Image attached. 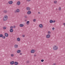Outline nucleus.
I'll return each mask as SVG.
<instances>
[{"instance_id": "nucleus-1", "label": "nucleus", "mask_w": 65, "mask_h": 65, "mask_svg": "<svg viewBox=\"0 0 65 65\" xmlns=\"http://www.w3.org/2000/svg\"><path fill=\"white\" fill-rule=\"evenodd\" d=\"M8 19V17L7 15H5L4 16V18L3 20L4 21H6Z\"/></svg>"}, {"instance_id": "nucleus-2", "label": "nucleus", "mask_w": 65, "mask_h": 65, "mask_svg": "<svg viewBox=\"0 0 65 65\" xmlns=\"http://www.w3.org/2000/svg\"><path fill=\"white\" fill-rule=\"evenodd\" d=\"M13 27L12 26H11L10 27V32H12L13 31V30L12 29Z\"/></svg>"}, {"instance_id": "nucleus-3", "label": "nucleus", "mask_w": 65, "mask_h": 65, "mask_svg": "<svg viewBox=\"0 0 65 65\" xmlns=\"http://www.w3.org/2000/svg\"><path fill=\"white\" fill-rule=\"evenodd\" d=\"M58 47L57 46H55L53 47V49L54 50H57L58 49Z\"/></svg>"}, {"instance_id": "nucleus-4", "label": "nucleus", "mask_w": 65, "mask_h": 65, "mask_svg": "<svg viewBox=\"0 0 65 65\" xmlns=\"http://www.w3.org/2000/svg\"><path fill=\"white\" fill-rule=\"evenodd\" d=\"M8 3L9 4H12V3H13V2H12V1H11L8 2Z\"/></svg>"}, {"instance_id": "nucleus-5", "label": "nucleus", "mask_w": 65, "mask_h": 65, "mask_svg": "<svg viewBox=\"0 0 65 65\" xmlns=\"http://www.w3.org/2000/svg\"><path fill=\"white\" fill-rule=\"evenodd\" d=\"M35 52V50H32L31 51V53H34V52Z\"/></svg>"}, {"instance_id": "nucleus-6", "label": "nucleus", "mask_w": 65, "mask_h": 65, "mask_svg": "<svg viewBox=\"0 0 65 65\" xmlns=\"http://www.w3.org/2000/svg\"><path fill=\"white\" fill-rule=\"evenodd\" d=\"M10 63L11 65H13V64L14 63V61H13L10 62Z\"/></svg>"}, {"instance_id": "nucleus-7", "label": "nucleus", "mask_w": 65, "mask_h": 65, "mask_svg": "<svg viewBox=\"0 0 65 65\" xmlns=\"http://www.w3.org/2000/svg\"><path fill=\"white\" fill-rule=\"evenodd\" d=\"M20 4H21V2H20L19 1L17 4V5H20Z\"/></svg>"}, {"instance_id": "nucleus-8", "label": "nucleus", "mask_w": 65, "mask_h": 65, "mask_svg": "<svg viewBox=\"0 0 65 65\" xmlns=\"http://www.w3.org/2000/svg\"><path fill=\"white\" fill-rule=\"evenodd\" d=\"M27 13L28 14H30L31 13V12L30 11H29L27 12Z\"/></svg>"}, {"instance_id": "nucleus-9", "label": "nucleus", "mask_w": 65, "mask_h": 65, "mask_svg": "<svg viewBox=\"0 0 65 65\" xmlns=\"http://www.w3.org/2000/svg\"><path fill=\"white\" fill-rule=\"evenodd\" d=\"M46 37L47 38H50V35L48 34L46 36Z\"/></svg>"}, {"instance_id": "nucleus-10", "label": "nucleus", "mask_w": 65, "mask_h": 65, "mask_svg": "<svg viewBox=\"0 0 65 65\" xmlns=\"http://www.w3.org/2000/svg\"><path fill=\"white\" fill-rule=\"evenodd\" d=\"M16 12H20V10L19 9H17V10H15V13Z\"/></svg>"}, {"instance_id": "nucleus-11", "label": "nucleus", "mask_w": 65, "mask_h": 65, "mask_svg": "<svg viewBox=\"0 0 65 65\" xmlns=\"http://www.w3.org/2000/svg\"><path fill=\"white\" fill-rule=\"evenodd\" d=\"M5 35L6 37H8V34L7 33H5Z\"/></svg>"}, {"instance_id": "nucleus-12", "label": "nucleus", "mask_w": 65, "mask_h": 65, "mask_svg": "<svg viewBox=\"0 0 65 65\" xmlns=\"http://www.w3.org/2000/svg\"><path fill=\"white\" fill-rule=\"evenodd\" d=\"M14 64L15 65H18V64H19V63H18V62H17L15 61L14 62Z\"/></svg>"}, {"instance_id": "nucleus-13", "label": "nucleus", "mask_w": 65, "mask_h": 65, "mask_svg": "<svg viewBox=\"0 0 65 65\" xmlns=\"http://www.w3.org/2000/svg\"><path fill=\"white\" fill-rule=\"evenodd\" d=\"M39 27L40 28H42L43 27V25L42 24H41L39 25Z\"/></svg>"}, {"instance_id": "nucleus-14", "label": "nucleus", "mask_w": 65, "mask_h": 65, "mask_svg": "<svg viewBox=\"0 0 65 65\" xmlns=\"http://www.w3.org/2000/svg\"><path fill=\"white\" fill-rule=\"evenodd\" d=\"M26 9L27 10H30L31 9L30 8V7H28Z\"/></svg>"}, {"instance_id": "nucleus-15", "label": "nucleus", "mask_w": 65, "mask_h": 65, "mask_svg": "<svg viewBox=\"0 0 65 65\" xmlns=\"http://www.w3.org/2000/svg\"><path fill=\"white\" fill-rule=\"evenodd\" d=\"M20 27H24V25L22 24H20Z\"/></svg>"}, {"instance_id": "nucleus-16", "label": "nucleus", "mask_w": 65, "mask_h": 65, "mask_svg": "<svg viewBox=\"0 0 65 65\" xmlns=\"http://www.w3.org/2000/svg\"><path fill=\"white\" fill-rule=\"evenodd\" d=\"M14 47L16 48H18V45L17 44H15L14 46Z\"/></svg>"}, {"instance_id": "nucleus-17", "label": "nucleus", "mask_w": 65, "mask_h": 65, "mask_svg": "<svg viewBox=\"0 0 65 65\" xmlns=\"http://www.w3.org/2000/svg\"><path fill=\"white\" fill-rule=\"evenodd\" d=\"M17 53H21V51L20 50H18L17 51Z\"/></svg>"}, {"instance_id": "nucleus-18", "label": "nucleus", "mask_w": 65, "mask_h": 65, "mask_svg": "<svg viewBox=\"0 0 65 65\" xmlns=\"http://www.w3.org/2000/svg\"><path fill=\"white\" fill-rule=\"evenodd\" d=\"M17 41H20V38H17Z\"/></svg>"}, {"instance_id": "nucleus-19", "label": "nucleus", "mask_w": 65, "mask_h": 65, "mask_svg": "<svg viewBox=\"0 0 65 65\" xmlns=\"http://www.w3.org/2000/svg\"><path fill=\"white\" fill-rule=\"evenodd\" d=\"M50 23H53V21L52 20H51L50 21Z\"/></svg>"}, {"instance_id": "nucleus-20", "label": "nucleus", "mask_w": 65, "mask_h": 65, "mask_svg": "<svg viewBox=\"0 0 65 65\" xmlns=\"http://www.w3.org/2000/svg\"><path fill=\"white\" fill-rule=\"evenodd\" d=\"M29 21H27V22L26 24H27V25H28V24H29Z\"/></svg>"}, {"instance_id": "nucleus-21", "label": "nucleus", "mask_w": 65, "mask_h": 65, "mask_svg": "<svg viewBox=\"0 0 65 65\" xmlns=\"http://www.w3.org/2000/svg\"><path fill=\"white\" fill-rule=\"evenodd\" d=\"M3 37V35L2 34H1L0 35V37Z\"/></svg>"}, {"instance_id": "nucleus-22", "label": "nucleus", "mask_w": 65, "mask_h": 65, "mask_svg": "<svg viewBox=\"0 0 65 65\" xmlns=\"http://www.w3.org/2000/svg\"><path fill=\"white\" fill-rule=\"evenodd\" d=\"M5 36H3V37H2V38H3V39H5Z\"/></svg>"}, {"instance_id": "nucleus-23", "label": "nucleus", "mask_w": 65, "mask_h": 65, "mask_svg": "<svg viewBox=\"0 0 65 65\" xmlns=\"http://www.w3.org/2000/svg\"><path fill=\"white\" fill-rule=\"evenodd\" d=\"M4 13H6V12H7V11H6V10H4Z\"/></svg>"}, {"instance_id": "nucleus-24", "label": "nucleus", "mask_w": 65, "mask_h": 65, "mask_svg": "<svg viewBox=\"0 0 65 65\" xmlns=\"http://www.w3.org/2000/svg\"><path fill=\"white\" fill-rule=\"evenodd\" d=\"M3 29L4 30H5V29H6V27H4L3 28Z\"/></svg>"}, {"instance_id": "nucleus-25", "label": "nucleus", "mask_w": 65, "mask_h": 65, "mask_svg": "<svg viewBox=\"0 0 65 65\" xmlns=\"http://www.w3.org/2000/svg\"><path fill=\"white\" fill-rule=\"evenodd\" d=\"M14 55L13 54H12L11 55V57H13Z\"/></svg>"}, {"instance_id": "nucleus-26", "label": "nucleus", "mask_w": 65, "mask_h": 65, "mask_svg": "<svg viewBox=\"0 0 65 65\" xmlns=\"http://www.w3.org/2000/svg\"><path fill=\"white\" fill-rule=\"evenodd\" d=\"M48 34H51V32L50 31H48Z\"/></svg>"}, {"instance_id": "nucleus-27", "label": "nucleus", "mask_w": 65, "mask_h": 65, "mask_svg": "<svg viewBox=\"0 0 65 65\" xmlns=\"http://www.w3.org/2000/svg\"><path fill=\"white\" fill-rule=\"evenodd\" d=\"M41 62H43V61H44V60L43 59H42L41 60Z\"/></svg>"}, {"instance_id": "nucleus-28", "label": "nucleus", "mask_w": 65, "mask_h": 65, "mask_svg": "<svg viewBox=\"0 0 65 65\" xmlns=\"http://www.w3.org/2000/svg\"><path fill=\"white\" fill-rule=\"evenodd\" d=\"M54 3H55V4H56V3H57V1H54Z\"/></svg>"}, {"instance_id": "nucleus-29", "label": "nucleus", "mask_w": 65, "mask_h": 65, "mask_svg": "<svg viewBox=\"0 0 65 65\" xmlns=\"http://www.w3.org/2000/svg\"><path fill=\"white\" fill-rule=\"evenodd\" d=\"M36 21V19H34L33 20V22H35Z\"/></svg>"}, {"instance_id": "nucleus-30", "label": "nucleus", "mask_w": 65, "mask_h": 65, "mask_svg": "<svg viewBox=\"0 0 65 65\" xmlns=\"http://www.w3.org/2000/svg\"><path fill=\"white\" fill-rule=\"evenodd\" d=\"M61 7H60L59 8V10H61Z\"/></svg>"}, {"instance_id": "nucleus-31", "label": "nucleus", "mask_w": 65, "mask_h": 65, "mask_svg": "<svg viewBox=\"0 0 65 65\" xmlns=\"http://www.w3.org/2000/svg\"><path fill=\"white\" fill-rule=\"evenodd\" d=\"M56 22V21L55 20H54L53 21V23H55Z\"/></svg>"}, {"instance_id": "nucleus-32", "label": "nucleus", "mask_w": 65, "mask_h": 65, "mask_svg": "<svg viewBox=\"0 0 65 65\" xmlns=\"http://www.w3.org/2000/svg\"><path fill=\"white\" fill-rule=\"evenodd\" d=\"M29 62V61H27V63H28Z\"/></svg>"}, {"instance_id": "nucleus-33", "label": "nucleus", "mask_w": 65, "mask_h": 65, "mask_svg": "<svg viewBox=\"0 0 65 65\" xmlns=\"http://www.w3.org/2000/svg\"><path fill=\"white\" fill-rule=\"evenodd\" d=\"M52 30H54V29H55V28H54V27H53L52 28Z\"/></svg>"}, {"instance_id": "nucleus-34", "label": "nucleus", "mask_w": 65, "mask_h": 65, "mask_svg": "<svg viewBox=\"0 0 65 65\" xmlns=\"http://www.w3.org/2000/svg\"><path fill=\"white\" fill-rule=\"evenodd\" d=\"M22 55V53H20V55Z\"/></svg>"}, {"instance_id": "nucleus-35", "label": "nucleus", "mask_w": 65, "mask_h": 65, "mask_svg": "<svg viewBox=\"0 0 65 65\" xmlns=\"http://www.w3.org/2000/svg\"><path fill=\"white\" fill-rule=\"evenodd\" d=\"M22 36L23 37H25V35H23Z\"/></svg>"}, {"instance_id": "nucleus-36", "label": "nucleus", "mask_w": 65, "mask_h": 65, "mask_svg": "<svg viewBox=\"0 0 65 65\" xmlns=\"http://www.w3.org/2000/svg\"><path fill=\"white\" fill-rule=\"evenodd\" d=\"M63 25H64V26H65V23H63Z\"/></svg>"}, {"instance_id": "nucleus-37", "label": "nucleus", "mask_w": 65, "mask_h": 65, "mask_svg": "<svg viewBox=\"0 0 65 65\" xmlns=\"http://www.w3.org/2000/svg\"><path fill=\"white\" fill-rule=\"evenodd\" d=\"M13 27H14V28H15V26H13Z\"/></svg>"}, {"instance_id": "nucleus-38", "label": "nucleus", "mask_w": 65, "mask_h": 65, "mask_svg": "<svg viewBox=\"0 0 65 65\" xmlns=\"http://www.w3.org/2000/svg\"><path fill=\"white\" fill-rule=\"evenodd\" d=\"M53 65H56V63H54L53 64Z\"/></svg>"}, {"instance_id": "nucleus-39", "label": "nucleus", "mask_w": 65, "mask_h": 65, "mask_svg": "<svg viewBox=\"0 0 65 65\" xmlns=\"http://www.w3.org/2000/svg\"><path fill=\"white\" fill-rule=\"evenodd\" d=\"M27 16H25V18H27Z\"/></svg>"}, {"instance_id": "nucleus-40", "label": "nucleus", "mask_w": 65, "mask_h": 65, "mask_svg": "<svg viewBox=\"0 0 65 65\" xmlns=\"http://www.w3.org/2000/svg\"><path fill=\"white\" fill-rule=\"evenodd\" d=\"M31 0H27V1H30Z\"/></svg>"}, {"instance_id": "nucleus-41", "label": "nucleus", "mask_w": 65, "mask_h": 65, "mask_svg": "<svg viewBox=\"0 0 65 65\" xmlns=\"http://www.w3.org/2000/svg\"><path fill=\"white\" fill-rule=\"evenodd\" d=\"M36 56V55H34V57H35V56Z\"/></svg>"}, {"instance_id": "nucleus-42", "label": "nucleus", "mask_w": 65, "mask_h": 65, "mask_svg": "<svg viewBox=\"0 0 65 65\" xmlns=\"http://www.w3.org/2000/svg\"><path fill=\"white\" fill-rule=\"evenodd\" d=\"M25 22H26L27 21V20H25Z\"/></svg>"}, {"instance_id": "nucleus-43", "label": "nucleus", "mask_w": 65, "mask_h": 65, "mask_svg": "<svg viewBox=\"0 0 65 65\" xmlns=\"http://www.w3.org/2000/svg\"><path fill=\"white\" fill-rule=\"evenodd\" d=\"M38 13H39V14L40 13L39 12H38Z\"/></svg>"}]
</instances>
